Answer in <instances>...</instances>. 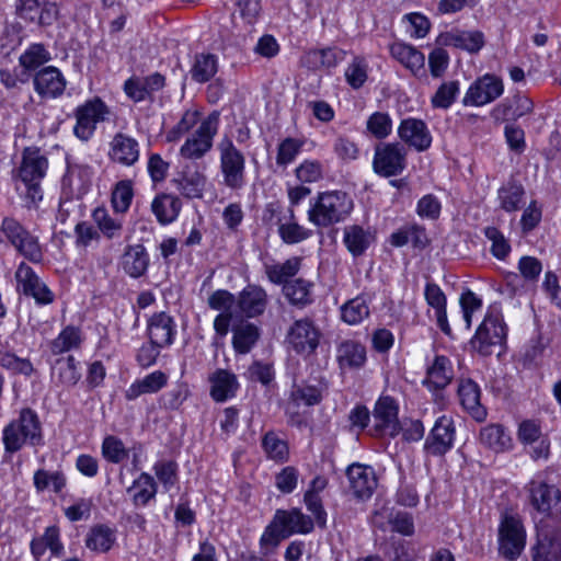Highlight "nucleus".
I'll use <instances>...</instances> for the list:
<instances>
[{
    "label": "nucleus",
    "mask_w": 561,
    "mask_h": 561,
    "mask_svg": "<svg viewBox=\"0 0 561 561\" xmlns=\"http://www.w3.org/2000/svg\"><path fill=\"white\" fill-rule=\"evenodd\" d=\"M353 206L352 198L343 191L319 193L310 203L308 220L317 227H329L345 220Z\"/></svg>",
    "instance_id": "f257e3e1"
},
{
    "label": "nucleus",
    "mask_w": 561,
    "mask_h": 561,
    "mask_svg": "<svg viewBox=\"0 0 561 561\" xmlns=\"http://www.w3.org/2000/svg\"><path fill=\"white\" fill-rule=\"evenodd\" d=\"M4 450L9 454L19 451L23 445H41L43 442L42 424L37 413L24 408L16 420L7 424L2 431Z\"/></svg>",
    "instance_id": "f03ea898"
},
{
    "label": "nucleus",
    "mask_w": 561,
    "mask_h": 561,
    "mask_svg": "<svg viewBox=\"0 0 561 561\" xmlns=\"http://www.w3.org/2000/svg\"><path fill=\"white\" fill-rule=\"evenodd\" d=\"M217 150L222 184L232 191L242 190L247 183L244 154L227 135L218 141Z\"/></svg>",
    "instance_id": "7ed1b4c3"
},
{
    "label": "nucleus",
    "mask_w": 561,
    "mask_h": 561,
    "mask_svg": "<svg viewBox=\"0 0 561 561\" xmlns=\"http://www.w3.org/2000/svg\"><path fill=\"white\" fill-rule=\"evenodd\" d=\"M47 168L48 160L39 149H24L18 176L25 186L27 203L35 205L43 198L41 182L46 175Z\"/></svg>",
    "instance_id": "20e7f679"
},
{
    "label": "nucleus",
    "mask_w": 561,
    "mask_h": 561,
    "mask_svg": "<svg viewBox=\"0 0 561 561\" xmlns=\"http://www.w3.org/2000/svg\"><path fill=\"white\" fill-rule=\"evenodd\" d=\"M507 328L499 306L489 307L482 323L471 340L472 347L481 355L488 356L506 340Z\"/></svg>",
    "instance_id": "39448f33"
},
{
    "label": "nucleus",
    "mask_w": 561,
    "mask_h": 561,
    "mask_svg": "<svg viewBox=\"0 0 561 561\" xmlns=\"http://www.w3.org/2000/svg\"><path fill=\"white\" fill-rule=\"evenodd\" d=\"M219 122L220 114L218 111H213L203 118L197 128L190 134L181 146L179 150L180 156L185 160L197 161L209 153L214 146V139L218 134Z\"/></svg>",
    "instance_id": "423d86ee"
},
{
    "label": "nucleus",
    "mask_w": 561,
    "mask_h": 561,
    "mask_svg": "<svg viewBox=\"0 0 561 561\" xmlns=\"http://www.w3.org/2000/svg\"><path fill=\"white\" fill-rule=\"evenodd\" d=\"M108 115L110 108L100 98L88 100L75 110V136L82 141L90 140L95 133L96 125L105 122Z\"/></svg>",
    "instance_id": "0eeeda50"
},
{
    "label": "nucleus",
    "mask_w": 561,
    "mask_h": 561,
    "mask_svg": "<svg viewBox=\"0 0 561 561\" xmlns=\"http://www.w3.org/2000/svg\"><path fill=\"white\" fill-rule=\"evenodd\" d=\"M407 148L400 142L379 144L375 148L373 170L383 178L401 174L407 168Z\"/></svg>",
    "instance_id": "6e6552de"
},
{
    "label": "nucleus",
    "mask_w": 561,
    "mask_h": 561,
    "mask_svg": "<svg viewBox=\"0 0 561 561\" xmlns=\"http://www.w3.org/2000/svg\"><path fill=\"white\" fill-rule=\"evenodd\" d=\"M321 333L314 322L309 318L296 320L288 329L286 341L289 346L304 356L316 352L320 343Z\"/></svg>",
    "instance_id": "1a4fd4ad"
},
{
    "label": "nucleus",
    "mask_w": 561,
    "mask_h": 561,
    "mask_svg": "<svg viewBox=\"0 0 561 561\" xmlns=\"http://www.w3.org/2000/svg\"><path fill=\"white\" fill-rule=\"evenodd\" d=\"M526 534L522 522L506 515L499 528L500 552L510 560H515L524 550Z\"/></svg>",
    "instance_id": "9d476101"
},
{
    "label": "nucleus",
    "mask_w": 561,
    "mask_h": 561,
    "mask_svg": "<svg viewBox=\"0 0 561 561\" xmlns=\"http://www.w3.org/2000/svg\"><path fill=\"white\" fill-rule=\"evenodd\" d=\"M503 92L502 79L495 75L485 73L470 84L462 103L466 106H483L499 99Z\"/></svg>",
    "instance_id": "9b49d317"
},
{
    "label": "nucleus",
    "mask_w": 561,
    "mask_h": 561,
    "mask_svg": "<svg viewBox=\"0 0 561 561\" xmlns=\"http://www.w3.org/2000/svg\"><path fill=\"white\" fill-rule=\"evenodd\" d=\"M16 291L32 297L38 305H49L55 295L48 286L36 275L33 268L21 263L15 271Z\"/></svg>",
    "instance_id": "f8f14e48"
},
{
    "label": "nucleus",
    "mask_w": 561,
    "mask_h": 561,
    "mask_svg": "<svg viewBox=\"0 0 561 561\" xmlns=\"http://www.w3.org/2000/svg\"><path fill=\"white\" fill-rule=\"evenodd\" d=\"M376 435L396 436L400 431L398 404L391 397H380L373 412Z\"/></svg>",
    "instance_id": "ddd939ff"
},
{
    "label": "nucleus",
    "mask_w": 561,
    "mask_h": 561,
    "mask_svg": "<svg viewBox=\"0 0 561 561\" xmlns=\"http://www.w3.org/2000/svg\"><path fill=\"white\" fill-rule=\"evenodd\" d=\"M528 491L533 508L545 517L551 516L561 502V491L554 484L531 480Z\"/></svg>",
    "instance_id": "4468645a"
},
{
    "label": "nucleus",
    "mask_w": 561,
    "mask_h": 561,
    "mask_svg": "<svg viewBox=\"0 0 561 561\" xmlns=\"http://www.w3.org/2000/svg\"><path fill=\"white\" fill-rule=\"evenodd\" d=\"M33 87L41 99H57L64 94L67 80L57 67L46 66L35 72Z\"/></svg>",
    "instance_id": "2eb2a0df"
},
{
    "label": "nucleus",
    "mask_w": 561,
    "mask_h": 561,
    "mask_svg": "<svg viewBox=\"0 0 561 561\" xmlns=\"http://www.w3.org/2000/svg\"><path fill=\"white\" fill-rule=\"evenodd\" d=\"M560 530L549 527L546 522L537 525V545L534 548L533 561H561Z\"/></svg>",
    "instance_id": "dca6fc26"
},
{
    "label": "nucleus",
    "mask_w": 561,
    "mask_h": 561,
    "mask_svg": "<svg viewBox=\"0 0 561 561\" xmlns=\"http://www.w3.org/2000/svg\"><path fill=\"white\" fill-rule=\"evenodd\" d=\"M107 156L114 163L133 167L139 161L140 145L136 138L119 131L111 139Z\"/></svg>",
    "instance_id": "f3484780"
},
{
    "label": "nucleus",
    "mask_w": 561,
    "mask_h": 561,
    "mask_svg": "<svg viewBox=\"0 0 561 561\" xmlns=\"http://www.w3.org/2000/svg\"><path fill=\"white\" fill-rule=\"evenodd\" d=\"M272 526L282 538H287L293 534L310 533L313 529V522L298 508L278 510L275 513Z\"/></svg>",
    "instance_id": "a211bd4d"
},
{
    "label": "nucleus",
    "mask_w": 561,
    "mask_h": 561,
    "mask_svg": "<svg viewBox=\"0 0 561 561\" xmlns=\"http://www.w3.org/2000/svg\"><path fill=\"white\" fill-rule=\"evenodd\" d=\"M455 425L451 417H438L425 440V449L433 456H442L451 449L455 440Z\"/></svg>",
    "instance_id": "6ab92c4d"
},
{
    "label": "nucleus",
    "mask_w": 561,
    "mask_h": 561,
    "mask_svg": "<svg viewBox=\"0 0 561 561\" xmlns=\"http://www.w3.org/2000/svg\"><path fill=\"white\" fill-rule=\"evenodd\" d=\"M18 15L30 23H37L41 26L51 25L59 14L55 2L39 0H20L16 4Z\"/></svg>",
    "instance_id": "aec40b11"
},
{
    "label": "nucleus",
    "mask_w": 561,
    "mask_h": 561,
    "mask_svg": "<svg viewBox=\"0 0 561 561\" xmlns=\"http://www.w3.org/2000/svg\"><path fill=\"white\" fill-rule=\"evenodd\" d=\"M350 490L358 500H368L378 485V479L373 467L353 463L346 470Z\"/></svg>",
    "instance_id": "412c9836"
},
{
    "label": "nucleus",
    "mask_w": 561,
    "mask_h": 561,
    "mask_svg": "<svg viewBox=\"0 0 561 561\" xmlns=\"http://www.w3.org/2000/svg\"><path fill=\"white\" fill-rule=\"evenodd\" d=\"M398 135L404 144L419 152L427 150L432 145L431 131L422 119L409 117L401 121Z\"/></svg>",
    "instance_id": "4be33fe9"
},
{
    "label": "nucleus",
    "mask_w": 561,
    "mask_h": 561,
    "mask_svg": "<svg viewBox=\"0 0 561 561\" xmlns=\"http://www.w3.org/2000/svg\"><path fill=\"white\" fill-rule=\"evenodd\" d=\"M268 305L266 290L259 285L245 286L238 296L239 312L247 318H256L263 314Z\"/></svg>",
    "instance_id": "5701e85b"
},
{
    "label": "nucleus",
    "mask_w": 561,
    "mask_h": 561,
    "mask_svg": "<svg viewBox=\"0 0 561 561\" xmlns=\"http://www.w3.org/2000/svg\"><path fill=\"white\" fill-rule=\"evenodd\" d=\"M30 549L33 558L38 561L48 550L51 557L61 558L65 547L60 539V530L57 526H48L44 534L32 539Z\"/></svg>",
    "instance_id": "b1692460"
},
{
    "label": "nucleus",
    "mask_w": 561,
    "mask_h": 561,
    "mask_svg": "<svg viewBox=\"0 0 561 561\" xmlns=\"http://www.w3.org/2000/svg\"><path fill=\"white\" fill-rule=\"evenodd\" d=\"M346 57V51L339 47L311 49L301 58L302 66L313 69H330L336 67Z\"/></svg>",
    "instance_id": "393cba45"
},
{
    "label": "nucleus",
    "mask_w": 561,
    "mask_h": 561,
    "mask_svg": "<svg viewBox=\"0 0 561 561\" xmlns=\"http://www.w3.org/2000/svg\"><path fill=\"white\" fill-rule=\"evenodd\" d=\"M150 342L158 347H165L173 343L175 324L171 316L165 312L154 313L148 322Z\"/></svg>",
    "instance_id": "a878e982"
},
{
    "label": "nucleus",
    "mask_w": 561,
    "mask_h": 561,
    "mask_svg": "<svg viewBox=\"0 0 561 561\" xmlns=\"http://www.w3.org/2000/svg\"><path fill=\"white\" fill-rule=\"evenodd\" d=\"M480 388L471 379L461 380L458 387V396L462 408L478 422L486 417V409L480 402Z\"/></svg>",
    "instance_id": "bb28decb"
},
{
    "label": "nucleus",
    "mask_w": 561,
    "mask_h": 561,
    "mask_svg": "<svg viewBox=\"0 0 561 561\" xmlns=\"http://www.w3.org/2000/svg\"><path fill=\"white\" fill-rule=\"evenodd\" d=\"M302 259L299 256H291L285 262L279 263L275 261H265L263 263V271L267 279L275 285L289 283L291 277L296 276L301 268Z\"/></svg>",
    "instance_id": "cd10ccee"
},
{
    "label": "nucleus",
    "mask_w": 561,
    "mask_h": 561,
    "mask_svg": "<svg viewBox=\"0 0 561 561\" xmlns=\"http://www.w3.org/2000/svg\"><path fill=\"white\" fill-rule=\"evenodd\" d=\"M366 358V347L358 341L344 340L336 346V362L341 369H358Z\"/></svg>",
    "instance_id": "c85d7f7f"
},
{
    "label": "nucleus",
    "mask_w": 561,
    "mask_h": 561,
    "mask_svg": "<svg viewBox=\"0 0 561 561\" xmlns=\"http://www.w3.org/2000/svg\"><path fill=\"white\" fill-rule=\"evenodd\" d=\"M149 265V255L142 244L127 245L122 257L121 266L126 274L138 278L145 274Z\"/></svg>",
    "instance_id": "c756f323"
},
{
    "label": "nucleus",
    "mask_w": 561,
    "mask_h": 561,
    "mask_svg": "<svg viewBox=\"0 0 561 561\" xmlns=\"http://www.w3.org/2000/svg\"><path fill=\"white\" fill-rule=\"evenodd\" d=\"M442 44L478 53L484 45V35L480 31H451L440 35Z\"/></svg>",
    "instance_id": "7c9ffc66"
},
{
    "label": "nucleus",
    "mask_w": 561,
    "mask_h": 561,
    "mask_svg": "<svg viewBox=\"0 0 561 561\" xmlns=\"http://www.w3.org/2000/svg\"><path fill=\"white\" fill-rule=\"evenodd\" d=\"M313 286L311 280L298 277L284 284L283 295L291 306L302 309L313 302Z\"/></svg>",
    "instance_id": "2f4dec72"
},
{
    "label": "nucleus",
    "mask_w": 561,
    "mask_h": 561,
    "mask_svg": "<svg viewBox=\"0 0 561 561\" xmlns=\"http://www.w3.org/2000/svg\"><path fill=\"white\" fill-rule=\"evenodd\" d=\"M424 297L428 306L435 311L438 328L446 334L451 335V328L447 320L446 304L447 299L440 287L434 283L425 286Z\"/></svg>",
    "instance_id": "473e14b6"
},
{
    "label": "nucleus",
    "mask_w": 561,
    "mask_h": 561,
    "mask_svg": "<svg viewBox=\"0 0 561 561\" xmlns=\"http://www.w3.org/2000/svg\"><path fill=\"white\" fill-rule=\"evenodd\" d=\"M454 377L451 362L443 355L436 356L428 366L423 383L428 389H443L450 383Z\"/></svg>",
    "instance_id": "72a5a7b5"
},
{
    "label": "nucleus",
    "mask_w": 561,
    "mask_h": 561,
    "mask_svg": "<svg viewBox=\"0 0 561 561\" xmlns=\"http://www.w3.org/2000/svg\"><path fill=\"white\" fill-rule=\"evenodd\" d=\"M182 208L181 199L172 194H158L151 202V211L161 225L173 222Z\"/></svg>",
    "instance_id": "f704fd0d"
},
{
    "label": "nucleus",
    "mask_w": 561,
    "mask_h": 561,
    "mask_svg": "<svg viewBox=\"0 0 561 561\" xmlns=\"http://www.w3.org/2000/svg\"><path fill=\"white\" fill-rule=\"evenodd\" d=\"M167 382L168 376L161 370H156L141 379L135 380L125 391V398L128 401H133L142 394L156 393L161 390Z\"/></svg>",
    "instance_id": "c9c22d12"
},
{
    "label": "nucleus",
    "mask_w": 561,
    "mask_h": 561,
    "mask_svg": "<svg viewBox=\"0 0 561 561\" xmlns=\"http://www.w3.org/2000/svg\"><path fill=\"white\" fill-rule=\"evenodd\" d=\"M209 381L211 383L210 396L217 402H224L234 397L239 387L236 375L225 369L216 370L209 377Z\"/></svg>",
    "instance_id": "e433bc0d"
},
{
    "label": "nucleus",
    "mask_w": 561,
    "mask_h": 561,
    "mask_svg": "<svg viewBox=\"0 0 561 561\" xmlns=\"http://www.w3.org/2000/svg\"><path fill=\"white\" fill-rule=\"evenodd\" d=\"M374 240V233L358 225L346 226L343 230V242L353 256L364 254Z\"/></svg>",
    "instance_id": "4c0bfd02"
},
{
    "label": "nucleus",
    "mask_w": 561,
    "mask_h": 561,
    "mask_svg": "<svg viewBox=\"0 0 561 561\" xmlns=\"http://www.w3.org/2000/svg\"><path fill=\"white\" fill-rule=\"evenodd\" d=\"M480 442L495 453H503L512 448L513 439L501 424H488L480 431Z\"/></svg>",
    "instance_id": "58836bf2"
},
{
    "label": "nucleus",
    "mask_w": 561,
    "mask_h": 561,
    "mask_svg": "<svg viewBox=\"0 0 561 561\" xmlns=\"http://www.w3.org/2000/svg\"><path fill=\"white\" fill-rule=\"evenodd\" d=\"M390 53L393 58L413 75H419L424 71L425 57L413 46L404 43H394L390 46Z\"/></svg>",
    "instance_id": "ea45409f"
},
{
    "label": "nucleus",
    "mask_w": 561,
    "mask_h": 561,
    "mask_svg": "<svg viewBox=\"0 0 561 561\" xmlns=\"http://www.w3.org/2000/svg\"><path fill=\"white\" fill-rule=\"evenodd\" d=\"M369 314V299L365 295H358L340 307L341 320L350 325L362 323Z\"/></svg>",
    "instance_id": "a19ab883"
},
{
    "label": "nucleus",
    "mask_w": 561,
    "mask_h": 561,
    "mask_svg": "<svg viewBox=\"0 0 561 561\" xmlns=\"http://www.w3.org/2000/svg\"><path fill=\"white\" fill-rule=\"evenodd\" d=\"M218 71V58L210 53L196 54L192 68L191 77L195 82L205 83L209 81Z\"/></svg>",
    "instance_id": "79ce46f5"
},
{
    "label": "nucleus",
    "mask_w": 561,
    "mask_h": 561,
    "mask_svg": "<svg viewBox=\"0 0 561 561\" xmlns=\"http://www.w3.org/2000/svg\"><path fill=\"white\" fill-rule=\"evenodd\" d=\"M83 341L82 332L78 327L67 325L49 343V350L54 355H60L66 352L77 350Z\"/></svg>",
    "instance_id": "37998d69"
},
{
    "label": "nucleus",
    "mask_w": 561,
    "mask_h": 561,
    "mask_svg": "<svg viewBox=\"0 0 561 561\" xmlns=\"http://www.w3.org/2000/svg\"><path fill=\"white\" fill-rule=\"evenodd\" d=\"M232 345L237 353L247 354L260 337V329L250 322H244L232 330Z\"/></svg>",
    "instance_id": "c03bdc74"
},
{
    "label": "nucleus",
    "mask_w": 561,
    "mask_h": 561,
    "mask_svg": "<svg viewBox=\"0 0 561 561\" xmlns=\"http://www.w3.org/2000/svg\"><path fill=\"white\" fill-rule=\"evenodd\" d=\"M33 483L38 493L50 490L59 494L67 485V478L61 471L38 469L34 472Z\"/></svg>",
    "instance_id": "a18cd8bd"
},
{
    "label": "nucleus",
    "mask_w": 561,
    "mask_h": 561,
    "mask_svg": "<svg viewBox=\"0 0 561 561\" xmlns=\"http://www.w3.org/2000/svg\"><path fill=\"white\" fill-rule=\"evenodd\" d=\"M115 539V531L111 527L95 525L91 527L85 537V546L96 552H106L112 548Z\"/></svg>",
    "instance_id": "49530a36"
},
{
    "label": "nucleus",
    "mask_w": 561,
    "mask_h": 561,
    "mask_svg": "<svg viewBox=\"0 0 561 561\" xmlns=\"http://www.w3.org/2000/svg\"><path fill=\"white\" fill-rule=\"evenodd\" d=\"M51 60V55L42 43H33L20 55L19 65L26 71L36 70Z\"/></svg>",
    "instance_id": "de8ad7c7"
},
{
    "label": "nucleus",
    "mask_w": 561,
    "mask_h": 561,
    "mask_svg": "<svg viewBox=\"0 0 561 561\" xmlns=\"http://www.w3.org/2000/svg\"><path fill=\"white\" fill-rule=\"evenodd\" d=\"M277 224L279 237L283 242L287 244L299 243L311 236V232L308 229L300 226L295 220V213L293 209L288 210V221L283 222L279 218Z\"/></svg>",
    "instance_id": "09e8293b"
},
{
    "label": "nucleus",
    "mask_w": 561,
    "mask_h": 561,
    "mask_svg": "<svg viewBox=\"0 0 561 561\" xmlns=\"http://www.w3.org/2000/svg\"><path fill=\"white\" fill-rule=\"evenodd\" d=\"M128 491H134V504L145 506L157 494V483L154 479L146 472H142L133 483Z\"/></svg>",
    "instance_id": "8fccbe9b"
},
{
    "label": "nucleus",
    "mask_w": 561,
    "mask_h": 561,
    "mask_svg": "<svg viewBox=\"0 0 561 561\" xmlns=\"http://www.w3.org/2000/svg\"><path fill=\"white\" fill-rule=\"evenodd\" d=\"M525 191L523 186L508 183L499 190L500 206L507 213L516 211L524 203Z\"/></svg>",
    "instance_id": "3c124183"
},
{
    "label": "nucleus",
    "mask_w": 561,
    "mask_h": 561,
    "mask_svg": "<svg viewBox=\"0 0 561 561\" xmlns=\"http://www.w3.org/2000/svg\"><path fill=\"white\" fill-rule=\"evenodd\" d=\"M262 446L270 459L277 462H284L288 459V445L275 433H266L265 436L263 437Z\"/></svg>",
    "instance_id": "603ef678"
},
{
    "label": "nucleus",
    "mask_w": 561,
    "mask_h": 561,
    "mask_svg": "<svg viewBox=\"0 0 561 561\" xmlns=\"http://www.w3.org/2000/svg\"><path fill=\"white\" fill-rule=\"evenodd\" d=\"M134 197L133 183L129 180L117 182L112 192V206L116 213H126Z\"/></svg>",
    "instance_id": "864d4df0"
},
{
    "label": "nucleus",
    "mask_w": 561,
    "mask_h": 561,
    "mask_svg": "<svg viewBox=\"0 0 561 561\" xmlns=\"http://www.w3.org/2000/svg\"><path fill=\"white\" fill-rule=\"evenodd\" d=\"M459 82L456 80L442 83L431 99L432 106L443 110L449 108L459 94Z\"/></svg>",
    "instance_id": "5fc2aeb1"
},
{
    "label": "nucleus",
    "mask_w": 561,
    "mask_h": 561,
    "mask_svg": "<svg viewBox=\"0 0 561 561\" xmlns=\"http://www.w3.org/2000/svg\"><path fill=\"white\" fill-rule=\"evenodd\" d=\"M305 141L298 138L287 137L277 147L276 163L279 167H287L293 163L301 151Z\"/></svg>",
    "instance_id": "6e6d98bb"
},
{
    "label": "nucleus",
    "mask_w": 561,
    "mask_h": 561,
    "mask_svg": "<svg viewBox=\"0 0 561 561\" xmlns=\"http://www.w3.org/2000/svg\"><path fill=\"white\" fill-rule=\"evenodd\" d=\"M92 218L100 231L108 239L116 238L121 234L123 224L108 215L105 208H95Z\"/></svg>",
    "instance_id": "4d7b16f0"
},
{
    "label": "nucleus",
    "mask_w": 561,
    "mask_h": 561,
    "mask_svg": "<svg viewBox=\"0 0 561 561\" xmlns=\"http://www.w3.org/2000/svg\"><path fill=\"white\" fill-rule=\"evenodd\" d=\"M345 80L353 89H359L368 78V64L363 57H354L345 69Z\"/></svg>",
    "instance_id": "13d9d810"
},
{
    "label": "nucleus",
    "mask_w": 561,
    "mask_h": 561,
    "mask_svg": "<svg viewBox=\"0 0 561 561\" xmlns=\"http://www.w3.org/2000/svg\"><path fill=\"white\" fill-rule=\"evenodd\" d=\"M206 185V176L201 172L184 175L179 181V190L188 198H199Z\"/></svg>",
    "instance_id": "bf43d9fd"
},
{
    "label": "nucleus",
    "mask_w": 561,
    "mask_h": 561,
    "mask_svg": "<svg viewBox=\"0 0 561 561\" xmlns=\"http://www.w3.org/2000/svg\"><path fill=\"white\" fill-rule=\"evenodd\" d=\"M102 455L107 461L119 463L128 457V450L118 437L108 435L103 439Z\"/></svg>",
    "instance_id": "052dcab7"
},
{
    "label": "nucleus",
    "mask_w": 561,
    "mask_h": 561,
    "mask_svg": "<svg viewBox=\"0 0 561 561\" xmlns=\"http://www.w3.org/2000/svg\"><path fill=\"white\" fill-rule=\"evenodd\" d=\"M0 366L13 374L31 376L34 371L33 364L27 358L18 357L15 354L5 352L0 354Z\"/></svg>",
    "instance_id": "680f3d73"
},
{
    "label": "nucleus",
    "mask_w": 561,
    "mask_h": 561,
    "mask_svg": "<svg viewBox=\"0 0 561 561\" xmlns=\"http://www.w3.org/2000/svg\"><path fill=\"white\" fill-rule=\"evenodd\" d=\"M367 130L376 138H386L392 130V121L387 113L375 112L366 124Z\"/></svg>",
    "instance_id": "e2e57ef3"
},
{
    "label": "nucleus",
    "mask_w": 561,
    "mask_h": 561,
    "mask_svg": "<svg viewBox=\"0 0 561 561\" xmlns=\"http://www.w3.org/2000/svg\"><path fill=\"white\" fill-rule=\"evenodd\" d=\"M301 183H314L323 178V165L318 160H305L295 170Z\"/></svg>",
    "instance_id": "0e129e2a"
},
{
    "label": "nucleus",
    "mask_w": 561,
    "mask_h": 561,
    "mask_svg": "<svg viewBox=\"0 0 561 561\" xmlns=\"http://www.w3.org/2000/svg\"><path fill=\"white\" fill-rule=\"evenodd\" d=\"M484 234L491 241V253L499 260L505 259L511 251V245L504 234L495 227H486Z\"/></svg>",
    "instance_id": "69168bd1"
},
{
    "label": "nucleus",
    "mask_w": 561,
    "mask_h": 561,
    "mask_svg": "<svg viewBox=\"0 0 561 561\" xmlns=\"http://www.w3.org/2000/svg\"><path fill=\"white\" fill-rule=\"evenodd\" d=\"M158 480L165 490H170L176 482L178 465L173 460H160L153 466Z\"/></svg>",
    "instance_id": "338daca9"
},
{
    "label": "nucleus",
    "mask_w": 561,
    "mask_h": 561,
    "mask_svg": "<svg viewBox=\"0 0 561 561\" xmlns=\"http://www.w3.org/2000/svg\"><path fill=\"white\" fill-rule=\"evenodd\" d=\"M299 472L295 467L288 466L283 468L275 476V485L282 493H291L298 484Z\"/></svg>",
    "instance_id": "774afa93"
}]
</instances>
